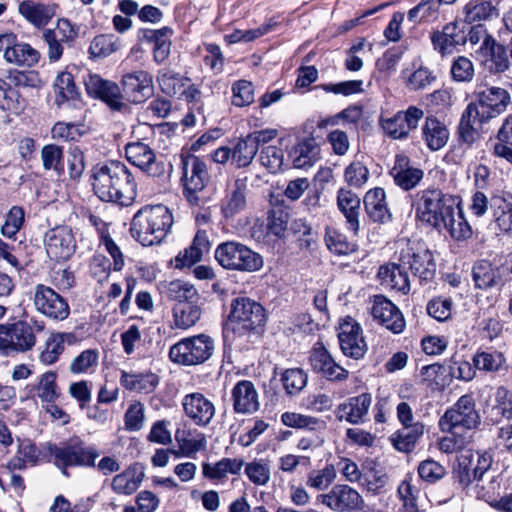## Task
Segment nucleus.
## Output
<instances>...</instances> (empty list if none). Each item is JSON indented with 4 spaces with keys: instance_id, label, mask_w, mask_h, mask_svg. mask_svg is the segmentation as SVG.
Listing matches in <instances>:
<instances>
[{
    "instance_id": "obj_1",
    "label": "nucleus",
    "mask_w": 512,
    "mask_h": 512,
    "mask_svg": "<svg viewBox=\"0 0 512 512\" xmlns=\"http://www.w3.org/2000/svg\"><path fill=\"white\" fill-rule=\"evenodd\" d=\"M91 177L93 190L102 201L128 206L137 195V185L132 173L119 161L95 165Z\"/></svg>"
},
{
    "instance_id": "obj_2",
    "label": "nucleus",
    "mask_w": 512,
    "mask_h": 512,
    "mask_svg": "<svg viewBox=\"0 0 512 512\" xmlns=\"http://www.w3.org/2000/svg\"><path fill=\"white\" fill-rule=\"evenodd\" d=\"M174 218L165 205L144 206L133 216L130 232L143 246L160 244L171 231Z\"/></svg>"
},
{
    "instance_id": "obj_3",
    "label": "nucleus",
    "mask_w": 512,
    "mask_h": 512,
    "mask_svg": "<svg viewBox=\"0 0 512 512\" xmlns=\"http://www.w3.org/2000/svg\"><path fill=\"white\" fill-rule=\"evenodd\" d=\"M460 205V199L436 187L420 190L415 195V215L422 223L441 230L443 222L450 217L453 209Z\"/></svg>"
},
{
    "instance_id": "obj_4",
    "label": "nucleus",
    "mask_w": 512,
    "mask_h": 512,
    "mask_svg": "<svg viewBox=\"0 0 512 512\" xmlns=\"http://www.w3.org/2000/svg\"><path fill=\"white\" fill-rule=\"evenodd\" d=\"M51 461L62 474L69 476V467H95L96 459L99 457V451L88 446L79 437H73L59 444L48 443L46 447Z\"/></svg>"
},
{
    "instance_id": "obj_5",
    "label": "nucleus",
    "mask_w": 512,
    "mask_h": 512,
    "mask_svg": "<svg viewBox=\"0 0 512 512\" xmlns=\"http://www.w3.org/2000/svg\"><path fill=\"white\" fill-rule=\"evenodd\" d=\"M214 349L213 338L206 334H199L183 338L171 346L169 358L177 364L194 366L209 360Z\"/></svg>"
},
{
    "instance_id": "obj_6",
    "label": "nucleus",
    "mask_w": 512,
    "mask_h": 512,
    "mask_svg": "<svg viewBox=\"0 0 512 512\" xmlns=\"http://www.w3.org/2000/svg\"><path fill=\"white\" fill-rule=\"evenodd\" d=\"M215 258L223 268L228 270L255 272L263 266V258L260 254L236 241H227L218 245Z\"/></svg>"
},
{
    "instance_id": "obj_7",
    "label": "nucleus",
    "mask_w": 512,
    "mask_h": 512,
    "mask_svg": "<svg viewBox=\"0 0 512 512\" xmlns=\"http://www.w3.org/2000/svg\"><path fill=\"white\" fill-rule=\"evenodd\" d=\"M480 422L481 417L476 410L473 396L465 394L441 416L439 428L442 432L458 434L460 430L477 428Z\"/></svg>"
},
{
    "instance_id": "obj_8",
    "label": "nucleus",
    "mask_w": 512,
    "mask_h": 512,
    "mask_svg": "<svg viewBox=\"0 0 512 512\" xmlns=\"http://www.w3.org/2000/svg\"><path fill=\"white\" fill-rule=\"evenodd\" d=\"M44 329L43 322H35V327L24 320L12 324H0V351L4 354L10 352H26L36 344L35 331Z\"/></svg>"
},
{
    "instance_id": "obj_9",
    "label": "nucleus",
    "mask_w": 512,
    "mask_h": 512,
    "mask_svg": "<svg viewBox=\"0 0 512 512\" xmlns=\"http://www.w3.org/2000/svg\"><path fill=\"white\" fill-rule=\"evenodd\" d=\"M265 310L262 305L248 297L232 300L228 316V325L235 333L255 331L264 326Z\"/></svg>"
},
{
    "instance_id": "obj_10",
    "label": "nucleus",
    "mask_w": 512,
    "mask_h": 512,
    "mask_svg": "<svg viewBox=\"0 0 512 512\" xmlns=\"http://www.w3.org/2000/svg\"><path fill=\"white\" fill-rule=\"evenodd\" d=\"M182 182L184 196L194 206L205 203L203 190L209 181L206 163L197 156H187L182 160Z\"/></svg>"
},
{
    "instance_id": "obj_11",
    "label": "nucleus",
    "mask_w": 512,
    "mask_h": 512,
    "mask_svg": "<svg viewBox=\"0 0 512 512\" xmlns=\"http://www.w3.org/2000/svg\"><path fill=\"white\" fill-rule=\"evenodd\" d=\"M399 260L422 281H431L435 276L436 264L433 254L423 243L408 241L400 252Z\"/></svg>"
},
{
    "instance_id": "obj_12",
    "label": "nucleus",
    "mask_w": 512,
    "mask_h": 512,
    "mask_svg": "<svg viewBox=\"0 0 512 512\" xmlns=\"http://www.w3.org/2000/svg\"><path fill=\"white\" fill-rule=\"evenodd\" d=\"M281 421L287 427L304 429L309 432L298 440L296 446L300 451L315 450L324 443V439L320 435L326 426L323 420L295 412H285L281 416Z\"/></svg>"
},
{
    "instance_id": "obj_13",
    "label": "nucleus",
    "mask_w": 512,
    "mask_h": 512,
    "mask_svg": "<svg viewBox=\"0 0 512 512\" xmlns=\"http://www.w3.org/2000/svg\"><path fill=\"white\" fill-rule=\"evenodd\" d=\"M33 305L37 312L54 321H63L70 315L67 299L44 284L35 286Z\"/></svg>"
},
{
    "instance_id": "obj_14",
    "label": "nucleus",
    "mask_w": 512,
    "mask_h": 512,
    "mask_svg": "<svg viewBox=\"0 0 512 512\" xmlns=\"http://www.w3.org/2000/svg\"><path fill=\"white\" fill-rule=\"evenodd\" d=\"M476 100L469 103L477 107L483 120L491 119L504 113L511 105L510 93L501 87L490 86L475 93Z\"/></svg>"
},
{
    "instance_id": "obj_15",
    "label": "nucleus",
    "mask_w": 512,
    "mask_h": 512,
    "mask_svg": "<svg viewBox=\"0 0 512 512\" xmlns=\"http://www.w3.org/2000/svg\"><path fill=\"white\" fill-rule=\"evenodd\" d=\"M318 502L336 512H353L364 506L362 496L348 485L337 484L326 494L317 497Z\"/></svg>"
},
{
    "instance_id": "obj_16",
    "label": "nucleus",
    "mask_w": 512,
    "mask_h": 512,
    "mask_svg": "<svg viewBox=\"0 0 512 512\" xmlns=\"http://www.w3.org/2000/svg\"><path fill=\"white\" fill-rule=\"evenodd\" d=\"M338 339L342 353L353 359L363 358L367 351L360 324L352 317H346L339 325Z\"/></svg>"
},
{
    "instance_id": "obj_17",
    "label": "nucleus",
    "mask_w": 512,
    "mask_h": 512,
    "mask_svg": "<svg viewBox=\"0 0 512 512\" xmlns=\"http://www.w3.org/2000/svg\"><path fill=\"white\" fill-rule=\"evenodd\" d=\"M424 112L416 106H410L406 111H399L392 117L382 118L380 125L392 139L408 138L411 130L417 128Z\"/></svg>"
},
{
    "instance_id": "obj_18",
    "label": "nucleus",
    "mask_w": 512,
    "mask_h": 512,
    "mask_svg": "<svg viewBox=\"0 0 512 512\" xmlns=\"http://www.w3.org/2000/svg\"><path fill=\"white\" fill-rule=\"evenodd\" d=\"M84 84L90 96L101 99L110 109L120 111L125 106L123 95L115 82L105 80L98 74L89 73L84 78Z\"/></svg>"
},
{
    "instance_id": "obj_19",
    "label": "nucleus",
    "mask_w": 512,
    "mask_h": 512,
    "mask_svg": "<svg viewBox=\"0 0 512 512\" xmlns=\"http://www.w3.org/2000/svg\"><path fill=\"white\" fill-rule=\"evenodd\" d=\"M77 36V31L67 19H59L54 29L43 31V39L48 46L47 55L50 62H57L63 55L65 46H70Z\"/></svg>"
},
{
    "instance_id": "obj_20",
    "label": "nucleus",
    "mask_w": 512,
    "mask_h": 512,
    "mask_svg": "<svg viewBox=\"0 0 512 512\" xmlns=\"http://www.w3.org/2000/svg\"><path fill=\"white\" fill-rule=\"evenodd\" d=\"M45 248L50 259L62 261L69 259L76 248L72 230L67 226H58L45 234Z\"/></svg>"
},
{
    "instance_id": "obj_21",
    "label": "nucleus",
    "mask_w": 512,
    "mask_h": 512,
    "mask_svg": "<svg viewBox=\"0 0 512 512\" xmlns=\"http://www.w3.org/2000/svg\"><path fill=\"white\" fill-rule=\"evenodd\" d=\"M371 314L374 320L394 334L403 332L406 326L399 308L383 295L374 296Z\"/></svg>"
},
{
    "instance_id": "obj_22",
    "label": "nucleus",
    "mask_w": 512,
    "mask_h": 512,
    "mask_svg": "<svg viewBox=\"0 0 512 512\" xmlns=\"http://www.w3.org/2000/svg\"><path fill=\"white\" fill-rule=\"evenodd\" d=\"M127 160L148 175L159 177L165 172L163 162L157 161L154 151L143 142L129 143L125 147Z\"/></svg>"
},
{
    "instance_id": "obj_23",
    "label": "nucleus",
    "mask_w": 512,
    "mask_h": 512,
    "mask_svg": "<svg viewBox=\"0 0 512 512\" xmlns=\"http://www.w3.org/2000/svg\"><path fill=\"white\" fill-rule=\"evenodd\" d=\"M316 373L331 381H342L348 377V371L338 365L322 342H316L309 357Z\"/></svg>"
},
{
    "instance_id": "obj_24",
    "label": "nucleus",
    "mask_w": 512,
    "mask_h": 512,
    "mask_svg": "<svg viewBox=\"0 0 512 512\" xmlns=\"http://www.w3.org/2000/svg\"><path fill=\"white\" fill-rule=\"evenodd\" d=\"M182 406L185 415L198 426H207L216 412L214 403L199 392L185 395Z\"/></svg>"
},
{
    "instance_id": "obj_25",
    "label": "nucleus",
    "mask_w": 512,
    "mask_h": 512,
    "mask_svg": "<svg viewBox=\"0 0 512 512\" xmlns=\"http://www.w3.org/2000/svg\"><path fill=\"white\" fill-rule=\"evenodd\" d=\"M121 84L127 99L133 103H142L153 94L152 76L143 70L123 75Z\"/></svg>"
},
{
    "instance_id": "obj_26",
    "label": "nucleus",
    "mask_w": 512,
    "mask_h": 512,
    "mask_svg": "<svg viewBox=\"0 0 512 512\" xmlns=\"http://www.w3.org/2000/svg\"><path fill=\"white\" fill-rule=\"evenodd\" d=\"M233 411L236 414L250 415L259 410V396L255 385L248 380H241L231 391Z\"/></svg>"
},
{
    "instance_id": "obj_27",
    "label": "nucleus",
    "mask_w": 512,
    "mask_h": 512,
    "mask_svg": "<svg viewBox=\"0 0 512 512\" xmlns=\"http://www.w3.org/2000/svg\"><path fill=\"white\" fill-rule=\"evenodd\" d=\"M390 175L398 187L409 191L421 182L424 172L422 169L412 166L408 156L397 154L394 165L390 170Z\"/></svg>"
},
{
    "instance_id": "obj_28",
    "label": "nucleus",
    "mask_w": 512,
    "mask_h": 512,
    "mask_svg": "<svg viewBox=\"0 0 512 512\" xmlns=\"http://www.w3.org/2000/svg\"><path fill=\"white\" fill-rule=\"evenodd\" d=\"M372 403V396L370 393H362L355 397H350L345 402L341 403L335 415L340 421H347L351 424H360L364 422Z\"/></svg>"
},
{
    "instance_id": "obj_29",
    "label": "nucleus",
    "mask_w": 512,
    "mask_h": 512,
    "mask_svg": "<svg viewBox=\"0 0 512 512\" xmlns=\"http://www.w3.org/2000/svg\"><path fill=\"white\" fill-rule=\"evenodd\" d=\"M145 477L144 469L138 464H131L111 480V489L118 495L134 494Z\"/></svg>"
},
{
    "instance_id": "obj_30",
    "label": "nucleus",
    "mask_w": 512,
    "mask_h": 512,
    "mask_svg": "<svg viewBox=\"0 0 512 512\" xmlns=\"http://www.w3.org/2000/svg\"><path fill=\"white\" fill-rule=\"evenodd\" d=\"M210 249V241L206 231L199 230L189 247L180 251L174 259L175 268L191 267L201 261L203 254Z\"/></svg>"
},
{
    "instance_id": "obj_31",
    "label": "nucleus",
    "mask_w": 512,
    "mask_h": 512,
    "mask_svg": "<svg viewBox=\"0 0 512 512\" xmlns=\"http://www.w3.org/2000/svg\"><path fill=\"white\" fill-rule=\"evenodd\" d=\"M364 208L368 217L375 223H387L392 214L387 205L386 194L383 188L376 187L369 190L363 199Z\"/></svg>"
},
{
    "instance_id": "obj_32",
    "label": "nucleus",
    "mask_w": 512,
    "mask_h": 512,
    "mask_svg": "<svg viewBox=\"0 0 512 512\" xmlns=\"http://www.w3.org/2000/svg\"><path fill=\"white\" fill-rule=\"evenodd\" d=\"M56 4L25 0L19 4V13L37 28L46 26L56 14Z\"/></svg>"
},
{
    "instance_id": "obj_33",
    "label": "nucleus",
    "mask_w": 512,
    "mask_h": 512,
    "mask_svg": "<svg viewBox=\"0 0 512 512\" xmlns=\"http://www.w3.org/2000/svg\"><path fill=\"white\" fill-rule=\"evenodd\" d=\"M472 277L475 287L481 290H488L504 284L501 268L487 260L478 261L473 265Z\"/></svg>"
},
{
    "instance_id": "obj_34",
    "label": "nucleus",
    "mask_w": 512,
    "mask_h": 512,
    "mask_svg": "<svg viewBox=\"0 0 512 512\" xmlns=\"http://www.w3.org/2000/svg\"><path fill=\"white\" fill-rule=\"evenodd\" d=\"M337 205L346 219L348 229L357 234L360 228L359 216L361 201L351 190L340 189L337 195Z\"/></svg>"
},
{
    "instance_id": "obj_35",
    "label": "nucleus",
    "mask_w": 512,
    "mask_h": 512,
    "mask_svg": "<svg viewBox=\"0 0 512 512\" xmlns=\"http://www.w3.org/2000/svg\"><path fill=\"white\" fill-rule=\"evenodd\" d=\"M405 268L402 264L395 263L380 266L378 278L381 285L407 294L410 291V282Z\"/></svg>"
},
{
    "instance_id": "obj_36",
    "label": "nucleus",
    "mask_w": 512,
    "mask_h": 512,
    "mask_svg": "<svg viewBox=\"0 0 512 512\" xmlns=\"http://www.w3.org/2000/svg\"><path fill=\"white\" fill-rule=\"evenodd\" d=\"M422 139L432 151L443 148L449 139L447 126L435 116H428L421 128Z\"/></svg>"
},
{
    "instance_id": "obj_37",
    "label": "nucleus",
    "mask_w": 512,
    "mask_h": 512,
    "mask_svg": "<svg viewBox=\"0 0 512 512\" xmlns=\"http://www.w3.org/2000/svg\"><path fill=\"white\" fill-rule=\"evenodd\" d=\"M484 413L494 423H499L503 418H512V393L505 387H498L491 403H488Z\"/></svg>"
},
{
    "instance_id": "obj_38",
    "label": "nucleus",
    "mask_w": 512,
    "mask_h": 512,
    "mask_svg": "<svg viewBox=\"0 0 512 512\" xmlns=\"http://www.w3.org/2000/svg\"><path fill=\"white\" fill-rule=\"evenodd\" d=\"M484 123H487V121L482 119L477 107L468 104L461 115L458 125L459 141L472 145L478 138V131L475 125L481 126Z\"/></svg>"
},
{
    "instance_id": "obj_39",
    "label": "nucleus",
    "mask_w": 512,
    "mask_h": 512,
    "mask_svg": "<svg viewBox=\"0 0 512 512\" xmlns=\"http://www.w3.org/2000/svg\"><path fill=\"white\" fill-rule=\"evenodd\" d=\"M120 382L127 390L149 394L158 386L159 377L152 372L138 373L122 371Z\"/></svg>"
},
{
    "instance_id": "obj_40",
    "label": "nucleus",
    "mask_w": 512,
    "mask_h": 512,
    "mask_svg": "<svg viewBox=\"0 0 512 512\" xmlns=\"http://www.w3.org/2000/svg\"><path fill=\"white\" fill-rule=\"evenodd\" d=\"M463 14L466 23L474 24L497 18L499 9L492 0H471L464 6Z\"/></svg>"
},
{
    "instance_id": "obj_41",
    "label": "nucleus",
    "mask_w": 512,
    "mask_h": 512,
    "mask_svg": "<svg viewBox=\"0 0 512 512\" xmlns=\"http://www.w3.org/2000/svg\"><path fill=\"white\" fill-rule=\"evenodd\" d=\"M320 148L314 140H305L292 147L289 157L297 169L312 167L319 160Z\"/></svg>"
},
{
    "instance_id": "obj_42",
    "label": "nucleus",
    "mask_w": 512,
    "mask_h": 512,
    "mask_svg": "<svg viewBox=\"0 0 512 512\" xmlns=\"http://www.w3.org/2000/svg\"><path fill=\"white\" fill-rule=\"evenodd\" d=\"M171 35L172 29L169 27L144 32V39L154 44L153 59L157 64L164 63L170 55Z\"/></svg>"
},
{
    "instance_id": "obj_43",
    "label": "nucleus",
    "mask_w": 512,
    "mask_h": 512,
    "mask_svg": "<svg viewBox=\"0 0 512 512\" xmlns=\"http://www.w3.org/2000/svg\"><path fill=\"white\" fill-rule=\"evenodd\" d=\"M55 103L61 107L67 102L73 105L80 103V92L78 91L74 78L69 72H61L57 75L54 82Z\"/></svg>"
},
{
    "instance_id": "obj_44",
    "label": "nucleus",
    "mask_w": 512,
    "mask_h": 512,
    "mask_svg": "<svg viewBox=\"0 0 512 512\" xmlns=\"http://www.w3.org/2000/svg\"><path fill=\"white\" fill-rule=\"evenodd\" d=\"M490 209L498 229L503 233H512V197H491Z\"/></svg>"
},
{
    "instance_id": "obj_45",
    "label": "nucleus",
    "mask_w": 512,
    "mask_h": 512,
    "mask_svg": "<svg viewBox=\"0 0 512 512\" xmlns=\"http://www.w3.org/2000/svg\"><path fill=\"white\" fill-rule=\"evenodd\" d=\"M246 207V184L237 179L222 202V213L226 218L233 217Z\"/></svg>"
},
{
    "instance_id": "obj_46",
    "label": "nucleus",
    "mask_w": 512,
    "mask_h": 512,
    "mask_svg": "<svg viewBox=\"0 0 512 512\" xmlns=\"http://www.w3.org/2000/svg\"><path fill=\"white\" fill-rule=\"evenodd\" d=\"M25 105V99L9 78L0 79V108L18 114L24 110Z\"/></svg>"
},
{
    "instance_id": "obj_47",
    "label": "nucleus",
    "mask_w": 512,
    "mask_h": 512,
    "mask_svg": "<svg viewBox=\"0 0 512 512\" xmlns=\"http://www.w3.org/2000/svg\"><path fill=\"white\" fill-rule=\"evenodd\" d=\"M175 439L178 443L179 450L173 451V454L177 457L180 455L191 457L193 454L204 450L207 444L204 434H193L180 429L176 431Z\"/></svg>"
},
{
    "instance_id": "obj_48",
    "label": "nucleus",
    "mask_w": 512,
    "mask_h": 512,
    "mask_svg": "<svg viewBox=\"0 0 512 512\" xmlns=\"http://www.w3.org/2000/svg\"><path fill=\"white\" fill-rule=\"evenodd\" d=\"M39 57V52L29 44L16 41L4 52L5 60L18 66L31 67L39 61Z\"/></svg>"
},
{
    "instance_id": "obj_49",
    "label": "nucleus",
    "mask_w": 512,
    "mask_h": 512,
    "mask_svg": "<svg viewBox=\"0 0 512 512\" xmlns=\"http://www.w3.org/2000/svg\"><path fill=\"white\" fill-rule=\"evenodd\" d=\"M244 465L242 459L223 458L217 463L211 465L209 463L202 464L203 476L211 480L223 479L227 474H238Z\"/></svg>"
},
{
    "instance_id": "obj_50",
    "label": "nucleus",
    "mask_w": 512,
    "mask_h": 512,
    "mask_svg": "<svg viewBox=\"0 0 512 512\" xmlns=\"http://www.w3.org/2000/svg\"><path fill=\"white\" fill-rule=\"evenodd\" d=\"M201 314L199 302L176 303L173 308L174 324L179 329H188L199 321Z\"/></svg>"
},
{
    "instance_id": "obj_51",
    "label": "nucleus",
    "mask_w": 512,
    "mask_h": 512,
    "mask_svg": "<svg viewBox=\"0 0 512 512\" xmlns=\"http://www.w3.org/2000/svg\"><path fill=\"white\" fill-rule=\"evenodd\" d=\"M396 433L394 446L401 452H410L424 434V425L421 422L402 425Z\"/></svg>"
},
{
    "instance_id": "obj_52",
    "label": "nucleus",
    "mask_w": 512,
    "mask_h": 512,
    "mask_svg": "<svg viewBox=\"0 0 512 512\" xmlns=\"http://www.w3.org/2000/svg\"><path fill=\"white\" fill-rule=\"evenodd\" d=\"M484 51L490 55L488 66L490 72L503 73L509 70L511 64L504 45L497 43L494 38H487Z\"/></svg>"
},
{
    "instance_id": "obj_53",
    "label": "nucleus",
    "mask_w": 512,
    "mask_h": 512,
    "mask_svg": "<svg viewBox=\"0 0 512 512\" xmlns=\"http://www.w3.org/2000/svg\"><path fill=\"white\" fill-rule=\"evenodd\" d=\"M73 338L71 333H54L45 343V349L40 353L39 360L45 365H52L63 353L65 342Z\"/></svg>"
},
{
    "instance_id": "obj_54",
    "label": "nucleus",
    "mask_w": 512,
    "mask_h": 512,
    "mask_svg": "<svg viewBox=\"0 0 512 512\" xmlns=\"http://www.w3.org/2000/svg\"><path fill=\"white\" fill-rule=\"evenodd\" d=\"M442 229L447 230L451 237L458 241L465 240L472 235V229L465 219L460 205L454 208L450 217L443 222Z\"/></svg>"
},
{
    "instance_id": "obj_55",
    "label": "nucleus",
    "mask_w": 512,
    "mask_h": 512,
    "mask_svg": "<svg viewBox=\"0 0 512 512\" xmlns=\"http://www.w3.org/2000/svg\"><path fill=\"white\" fill-rule=\"evenodd\" d=\"M168 297L177 303L199 302L201 297L197 289L183 280L171 281L167 288Z\"/></svg>"
},
{
    "instance_id": "obj_56",
    "label": "nucleus",
    "mask_w": 512,
    "mask_h": 512,
    "mask_svg": "<svg viewBox=\"0 0 512 512\" xmlns=\"http://www.w3.org/2000/svg\"><path fill=\"white\" fill-rule=\"evenodd\" d=\"M232 150V164L238 168L249 166L258 152L251 136L248 135L240 139Z\"/></svg>"
},
{
    "instance_id": "obj_57",
    "label": "nucleus",
    "mask_w": 512,
    "mask_h": 512,
    "mask_svg": "<svg viewBox=\"0 0 512 512\" xmlns=\"http://www.w3.org/2000/svg\"><path fill=\"white\" fill-rule=\"evenodd\" d=\"M57 373L48 371L42 374L37 384V396L42 402L54 403L60 396V390L56 382Z\"/></svg>"
},
{
    "instance_id": "obj_58",
    "label": "nucleus",
    "mask_w": 512,
    "mask_h": 512,
    "mask_svg": "<svg viewBox=\"0 0 512 512\" xmlns=\"http://www.w3.org/2000/svg\"><path fill=\"white\" fill-rule=\"evenodd\" d=\"M475 494L478 499H483L492 506L496 504L497 496L500 491V482L494 475L479 477L474 486Z\"/></svg>"
},
{
    "instance_id": "obj_59",
    "label": "nucleus",
    "mask_w": 512,
    "mask_h": 512,
    "mask_svg": "<svg viewBox=\"0 0 512 512\" xmlns=\"http://www.w3.org/2000/svg\"><path fill=\"white\" fill-rule=\"evenodd\" d=\"M307 380V374L300 368L286 369L281 374L283 388L290 396L299 394L306 386Z\"/></svg>"
},
{
    "instance_id": "obj_60",
    "label": "nucleus",
    "mask_w": 512,
    "mask_h": 512,
    "mask_svg": "<svg viewBox=\"0 0 512 512\" xmlns=\"http://www.w3.org/2000/svg\"><path fill=\"white\" fill-rule=\"evenodd\" d=\"M120 45L113 35H98L93 38L89 46L91 58H105L116 52Z\"/></svg>"
},
{
    "instance_id": "obj_61",
    "label": "nucleus",
    "mask_w": 512,
    "mask_h": 512,
    "mask_svg": "<svg viewBox=\"0 0 512 512\" xmlns=\"http://www.w3.org/2000/svg\"><path fill=\"white\" fill-rule=\"evenodd\" d=\"M504 363L505 358L497 351H479L473 357L474 367L485 372L498 371Z\"/></svg>"
},
{
    "instance_id": "obj_62",
    "label": "nucleus",
    "mask_w": 512,
    "mask_h": 512,
    "mask_svg": "<svg viewBox=\"0 0 512 512\" xmlns=\"http://www.w3.org/2000/svg\"><path fill=\"white\" fill-rule=\"evenodd\" d=\"M42 165L45 170L63 173V149L56 144H47L41 150Z\"/></svg>"
},
{
    "instance_id": "obj_63",
    "label": "nucleus",
    "mask_w": 512,
    "mask_h": 512,
    "mask_svg": "<svg viewBox=\"0 0 512 512\" xmlns=\"http://www.w3.org/2000/svg\"><path fill=\"white\" fill-rule=\"evenodd\" d=\"M83 134V125L72 122L59 121L51 128V137L57 141H76Z\"/></svg>"
},
{
    "instance_id": "obj_64",
    "label": "nucleus",
    "mask_w": 512,
    "mask_h": 512,
    "mask_svg": "<svg viewBox=\"0 0 512 512\" xmlns=\"http://www.w3.org/2000/svg\"><path fill=\"white\" fill-rule=\"evenodd\" d=\"M329 250L338 255H348L356 250V244L348 241L347 237L336 230H328L325 236Z\"/></svg>"
}]
</instances>
